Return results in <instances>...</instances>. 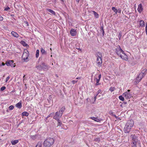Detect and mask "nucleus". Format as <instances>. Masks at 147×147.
Here are the masks:
<instances>
[{
  "label": "nucleus",
  "mask_w": 147,
  "mask_h": 147,
  "mask_svg": "<svg viewBox=\"0 0 147 147\" xmlns=\"http://www.w3.org/2000/svg\"><path fill=\"white\" fill-rule=\"evenodd\" d=\"M115 51L117 55L123 60L125 61L128 60L127 55L124 53V52L122 50L120 46L116 48Z\"/></svg>",
  "instance_id": "obj_1"
},
{
  "label": "nucleus",
  "mask_w": 147,
  "mask_h": 147,
  "mask_svg": "<svg viewBox=\"0 0 147 147\" xmlns=\"http://www.w3.org/2000/svg\"><path fill=\"white\" fill-rule=\"evenodd\" d=\"M131 137L132 139L131 146L132 147H140L141 143L140 141L138 140L137 137L134 135H131Z\"/></svg>",
  "instance_id": "obj_2"
},
{
  "label": "nucleus",
  "mask_w": 147,
  "mask_h": 147,
  "mask_svg": "<svg viewBox=\"0 0 147 147\" xmlns=\"http://www.w3.org/2000/svg\"><path fill=\"white\" fill-rule=\"evenodd\" d=\"M134 124V122L133 120H130L127 121L125 126V127L123 131L125 133H128L130 131L132 127Z\"/></svg>",
  "instance_id": "obj_3"
},
{
  "label": "nucleus",
  "mask_w": 147,
  "mask_h": 147,
  "mask_svg": "<svg viewBox=\"0 0 147 147\" xmlns=\"http://www.w3.org/2000/svg\"><path fill=\"white\" fill-rule=\"evenodd\" d=\"M54 140L51 138H47L43 143V146L45 147H51L54 144Z\"/></svg>",
  "instance_id": "obj_4"
},
{
  "label": "nucleus",
  "mask_w": 147,
  "mask_h": 147,
  "mask_svg": "<svg viewBox=\"0 0 147 147\" xmlns=\"http://www.w3.org/2000/svg\"><path fill=\"white\" fill-rule=\"evenodd\" d=\"M96 56L97 57L96 63L98 66L100 67L102 63V55L100 52H98L96 54Z\"/></svg>",
  "instance_id": "obj_5"
},
{
  "label": "nucleus",
  "mask_w": 147,
  "mask_h": 147,
  "mask_svg": "<svg viewBox=\"0 0 147 147\" xmlns=\"http://www.w3.org/2000/svg\"><path fill=\"white\" fill-rule=\"evenodd\" d=\"M36 67L39 70H43L46 71L48 69V66L45 65L44 63H43L41 65H40L36 66Z\"/></svg>",
  "instance_id": "obj_6"
},
{
  "label": "nucleus",
  "mask_w": 147,
  "mask_h": 147,
  "mask_svg": "<svg viewBox=\"0 0 147 147\" xmlns=\"http://www.w3.org/2000/svg\"><path fill=\"white\" fill-rule=\"evenodd\" d=\"M29 55V53L28 51L26 49H24V52L22 58L25 61H27L28 60V57Z\"/></svg>",
  "instance_id": "obj_7"
},
{
  "label": "nucleus",
  "mask_w": 147,
  "mask_h": 147,
  "mask_svg": "<svg viewBox=\"0 0 147 147\" xmlns=\"http://www.w3.org/2000/svg\"><path fill=\"white\" fill-rule=\"evenodd\" d=\"M101 78V75L100 74L98 75L97 74H96L94 77V81H96V83L95 84L96 86H98L100 84L99 83V81Z\"/></svg>",
  "instance_id": "obj_8"
},
{
  "label": "nucleus",
  "mask_w": 147,
  "mask_h": 147,
  "mask_svg": "<svg viewBox=\"0 0 147 147\" xmlns=\"http://www.w3.org/2000/svg\"><path fill=\"white\" fill-rule=\"evenodd\" d=\"M144 76L141 73H140L136 77L135 81L134 82V84L136 85L138 84Z\"/></svg>",
  "instance_id": "obj_9"
},
{
  "label": "nucleus",
  "mask_w": 147,
  "mask_h": 147,
  "mask_svg": "<svg viewBox=\"0 0 147 147\" xmlns=\"http://www.w3.org/2000/svg\"><path fill=\"white\" fill-rule=\"evenodd\" d=\"M130 91V90H128L127 91L123 93V95L125 97V98L130 99L132 97L131 94L129 93Z\"/></svg>",
  "instance_id": "obj_10"
},
{
  "label": "nucleus",
  "mask_w": 147,
  "mask_h": 147,
  "mask_svg": "<svg viewBox=\"0 0 147 147\" xmlns=\"http://www.w3.org/2000/svg\"><path fill=\"white\" fill-rule=\"evenodd\" d=\"M14 61L13 60H9L7 61L5 64L8 66H11L12 67H14L15 66V64L13 63Z\"/></svg>",
  "instance_id": "obj_11"
},
{
  "label": "nucleus",
  "mask_w": 147,
  "mask_h": 147,
  "mask_svg": "<svg viewBox=\"0 0 147 147\" xmlns=\"http://www.w3.org/2000/svg\"><path fill=\"white\" fill-rule=\"evenodd\" d=\"M137 10L140 13H141L143 10V7L141 3L138 5Z\"/></svg>",
  "instance_id": "obj_12"
},
{
  "label": "nucleus",
  "mask_w": 147,
  "mask_h": 147,
  "mask_svg": "<svg viewBox=\"0 0 147 147\" xmlns=\"http://www.w3.org/2000/svg\"><path fill=\"white\" fill-rule=\"evenodd\" d=\"M70 33L72 36H74L76 35L77 32L75 30L72 28L71 30Z\"/></svg>",
  "instance_id": "obj_13"
},
{
  "label": "nucleus",
  "mask_w": 147,
  "mask_h": 147,
  "mask_svg": "<svg viewBox=\"0 0 147 147\" xmlns=\"http://www.w3.org/2000/svg\"><path fill=\"white\" fill-rule=\"evenodd\" d=\"M11 34L15 37L18 38L19 37V34L16 32L12 31L11 32Z\"/></svg>",
  "instance_id": "obj_14"
},
{
  "label": "nucleus",
  "mask_w": 147,
  "mask_h": 147,
  "mask_svg": "<svg viewBox=\"0 0 147 147\" xmlns=\"http://www.w3.org/2000/svg\"><path fill=\"white\" fill-rule=\"evenodd\" d=\"M90 118L97 122H99L100 121V119H99L97 117H91Z\"/></svg>",
  "instance_id": "obj_15"
},
{
  "label": "nucleus",
  "mask_w": 147,
  "mask_h": 147,
  "mask_svg": "<svg viewBox=\"0 0 147 147\" xmlns=\"http://www.w3.org/2000/svg\"><path fill=\"white\" fill-rule=\"evenodd\" d=\"M19 142L18 140H13L11 141V142L13 145H15Z\"/></svg>",
  "instance_id": "obj_16"
},
{
  "label": "nucleus",
  "mask_w": 147,
  "mask_h": 147,
  "mask_svg": "<svg viewBox=\"0 0 147 147\" xmlns=\"http://www.w3.org/2000/svg\"><path fill=\"white\" fill-rule=\"evenodd\" d=\"M140 73L145 76L147 74V69H144Z\"/></svg>",
  "instance_id": "obj_17"
},
{
  "label": "nucleus",
  "mask_w": 147,
  "mask_h": 147,
  "mask_svg": "<svg viewBox=\"0 0 147 147\" xmlns=\"http://www.w3.org/2000/svg\"><path fill=\"white\" fill-rule=\"evenodd\" d=\"M16 106L17 107L20 109L22 107L21 102H19L16 105Z\"/></svg>",
  "instance_id": "obj_18"
},
{
  "label": "nucleus",
  "mask_w": 147,
  "mask_h": 147,
  "mask_svg": "<svg viewBox=\"0 0 147 147\" xmlns=\"http://www.w3.org/2000/svg\"><path fill=\"white\" fill-rule=\"evenodd\" d=\"M92 12L94 13V16L96 18H99V14L98 13L94 11H92Z\"/></svg>",
  "instance_id": "obj_19"
},
{
  "label": "nucleus",
  "mask_w": 147,
  "mask_h": 147,
  "mask_svg": "<svg viewBox=\"0 0 147 147\" xmlns=\"http://www.w3.org/2000/svg\"><path fill=\"white\" fill-rule=\"evenodd\" d=\"M47 10L50 13H51L52 14L54 15H55V12L53 11V10L50 9H47Z\"/></svg>",
  "instance_id": "obj_20"
},
{
  "label": "nucleus",
  "mask_w": 147,
  "mask_h": 147,
  "mask_svg": "<svg viewBox=\"0 0 147 147\" xmlns=\"http://www.w3.org/2000/svg\"><path fill=\"white\" fill-rule=\"evenodd\" d=\"M140 25L141 27H143L145 26V23L143 20H141L140 22Z\"/></svg>",
  "instance_id": "obj_21"
},
{
  "label": "nucleus",
  "mask_w": 147,
  "mask_h": 147,
  "mask_svg": "<svg viewBox=\"0 0 147 147\" xmlns=\"http://www.w3.org/2000/svg\"><path fill=\"white\" fill-rule=\"evenodd\" d=\"M22 115L23 116H28L29 115V114L27 112L24 111L22 113Z\"/></svg>",
  "instance_id": "obj_22"
},
{
  "label": "nucleus",
  "mask_w": 147,
  "mask_h": 147,
  "mask_svg": "<svg viewBox=\"0 0 147 147\" xmlns=\"http://www.w3.org/2000/svg\"><path fill=\"white\" fill-rule=\"evenodd\" d=\"M62 115V113H59V112H57L55 113V115L58 116V117H61Z\"/></svg>",
  "instance_id": "obj_23"
},
{
  "label": "nucleus",
  "mask_w": 147,
  "mask_h": 147,
  "mask_svg": "<svg viewBox=\"0 0 147 147\" xmlns=\"http://www.w3.org/2000/svg\"><path fill=\"white\" fill-rule=\"evenodd\" d=\"M65 109V108L64 107H62L59 111V113H63V112L64 111Z\"/></svg>",
  "instance_id": "obj_24"
},
{
  "label": "nucleus",
  "mask_w": 147,
  "mask_h": 147,
  "mask_svg": "<svg viewBox=\"0 0 147 147\" xmlns=\"http://www.w3.org/2000/svg\"><path fill=\"white\" fill-rule=\"evenodd\" d=\"M112 10L115 12V14H117L118 12V10L116 9L115 7H112Z\"/></svg>",
  "instance_id": "obj_25"
},
{
  "label": "nucleus",
  "mask_w": 147,
  "mask_h": 147,
  "mask_svg": "<svg viewBox=\"0 0 147 147\" xmlns=\"http://www.w3.org/2000/svg\"><path fill=\"white\" fill-rule=\"evenodd\" d=\"M21 43L22 44L24 47H26L28 45L24 41H21Z\"/></svg>",
  "instance_id": "obj_26"
},
{
  "label": "nucleus",
  "mask_w": 147,
  "mask_h": 147,
  "mask_svg": "<svg viewBox=\"0 0 147 147\" xmlns=\"http://www.w3.org/2000/svg\"><path fill=\"white\" fill-rule=\"evenodd\" d=\"M40 52L42 54L46 53V52L43 48H41Z\"/></svg>",
  "instance_id": "obj_27"
},
{
  "label": "nucleus",
  "mask_w": 147,
  "mask_h": 147,
  "mask_svg": "<svg viewBox=\"0 0 147 147\" xmlns=\"http://www.w3.org/2000/svg\"><path fill=\"white\" fill-rule=\"evenodd\" d=\"M119 98L120 100L122 101H123L124 100V98L122 95L119 96Z\"/></svg>",
  "instance_id": "obj_28"
},
{
  "label": "nucleus",
  "mask_w": 147,
  "mask_h": 147,
  "mask_svg": "<svg viewBox=\"0 0 147 147\" xmlns=\"http://www.w3.org/2000/svg\"><path fill=\"white\" fill-rule=\"evenodd\" d=\"M39 50L38 49L36 51V56L37 58L39 57Z\"/></svg>",
  "instance_id": "obj_29"
},
{
  "label": "nucleus",
  "mask_w": 147,
  "mask_h": 147,
  "mask_svg": "<svg viewBox=\"0 0 147 147\" xmlns=\"http://www.w3.org/2000/svg\"><path fill=\"white\" fill-rule=\"evenodd\" d=\"M54 113H50L49 115H48L46 117V119H47V118H49L50 117H52L54 115Z\"/></svg>",
  "instance_id": "obj_30"
},
{
  "label": "nucleus",
  "mask_w": 147,
  "mask_h": 147,
  "mask_svg": "<svg viewBox=\"0 0 147 147\" xmlns=\"http://www.w3.org/2000/svg\"><path fill=\"white\" fill-rule=\"evenodd\" d=\"M115 90V87H111L109 88V90L111 92H112L114 91V90Z\"/></svg>",
  "instance_id": "obj_31"
},
{
  "label": "nucleus",
  "mask_w": 147,
  "mask_h": 147,
  "mask_svg": "<svg viewBox=\"0 0 147 147\" xmlns=\"http://www.w3.org/2000/svg\"><path fill=\"white\" fill-rule=\"evenodd\" d=\"M42 144L40 142H38L36 146V147H41Z\"/></svg>",
  "instance_id": "obj_32"
},
{
  "label": "nucleus",
  "mask_w": 147,
  "mask_h": 147,
  "mask_svg": "<svg viewBox=\"0 0 147 147\" xmlns=\"http://www.w3.org/2000/svg\"><path fill=\"white\" fill-rule=\"evenodd\" d=\"M60 117H58L57 115H55L53 117V118L57 120L59 119V118Z\"/></svg>",
  "instance_id": "obj_33"
},
{
  "label": "nucleus",
  "mask_w": 147,
  "mask_h": 147,
  "mask_svg": "<svg viewBox=\"0 0 147 147\" xmlns=\"http://www.w3.org/2000/svg\"><path fill=\"white\" fill-rule=\"evenodd\" d=\"M57 121L58 123V126H60L62 124L61 122V121H60V120L59 119V120H57Z\"/></svg>",
  "instance_id": "obj_34"
},
{
  "label": "nucleus",
  "mask_w": 147,
  "mask_h": 147,
  "mask_svg": "<svg viewBox=\"0 0 147 147\" xmlns=\"http://www.w3.org/2000/svg\"><path fill=\"white\" fill-rule=\"evenodd\" d=\"M14 107L13 105H11L9 107V109L10 110H12L14 109Z\"/></svg>",
  "instance_id": "obj_35"
},
{
  "label": "nucleus",
  "mask_w": 147,
  "mask_h": 147,
  "mask_svg": "<svg viewBox=\"0 0 147 147\" xmlns=\"http://www.w3.org/2000/svg\"><path fill=\"white\" fill-rule=\"evenodd\" d=\"M121 34H122L121 32H119V35L118 36V37L119 39L121 38V36H122Z\"/></svg>",
  "instance_id": "obj_36"
},
{
  "label": "nucleus",
  "mask_w": 147,
  "mask_h": 147,
  "mask_svg": "<svg viewBox=\"0 0 147 147\" xmlns=\"http://www.w3.org/2000/svg\"><path fill=\"white\" fill-rule=\"evenodd\" d=\"M102 92H101V90L100 89H99L98 90L97 92V94H96V96H97L98 94L99 93H100V94H101Z\"/></svg>",
  "instance_id": "obj_37"
},
{
  "label": "nucleus",
  "mask_w": 147,
  "mask_h": 147,
  "mask_svg": "<svg viewBox=\"0 0 147 147\" xmlns=\"http://www.w3.org/2000/svg\"><path fill=\"white\" fill-rule=\"evenodd\" d=\"M10 9V8L8 6L5 8L4 11H7L8 10H9Z\"/></svg>",
  "instance_id": "obj_38"
},
{
  "label": "nucleus",
  "mask_w": 147,
  "mask_h": 147,
  "mask_svg": "<svg viewBox=\"0 0 147 147\" xmlns=\"http://www.w3.org/2000/svg\"><path fill=\"white\" fill-rule=\"evenodd\" d=\"M5 89L6 87L5 86H3L0 89L1 91H3L5 90Z\"/></svg>",
  "instance_id": "obj_39"
},
{
  "label": "nucleus",
  "mask_w": 147,
  "mask_h": 147,
  "mask_svg": "<svg viewBox=\"0 0 147 147\" xmlns=\"http://www.w3.org/2000/svg\"><path fill=\"white\" fill-rule=\"evenodd\" d=\"M77 82H78V80H72L71 82L73 84H75Z\"/></svg>",
  "instance_id": "obj_40"
},
{
  "label": "nucleus",
  "mask_w": 147,
  "mask_h": 147,
  "mask_svg": "<svg viewBox=\"0 0 147 147\" xmlns=\"http://www.w3.org/2000/svg\"><path fill=\"white\" fill-rule=\"evenodd\" d=\"M10 78V77L8 76L7 78H6V81H5V82H7V81H8V80Z\"/></svg>",
  "instance_id": "obj_41"
},
{
  "label": "nucleus",
  "mask_w": 147,
  "mask_h": 147,
  "mask_svg": "<svg viewBox=\"0 0 147 147\" xmlns=\"http://www.w3.org/2000/svg\"><path fill=\"white\" fill-rule=\"evenodd\" d=\"M3 20V18L0 16V21H2Z\"/></svg>",
  "instance_id": "obj_42"
},
{
  "label": "nucleus",
  "mask_w": 147,
  "mask_h": 147,
  "mask_svg": "<svg viewBox=\"0 0 147 147\" xmlns=\"http://www.w3.org/2000/svg\"><path fill=\"white\" fill-rule=\"evenodd\" d=\"M118 13H120L121 12V9H118Z\"/></svg>",
  "instance_id": "obj_43"
},
{
  "label": "nucleus",
  "mask_w": 147,
  "mask_h": 147,
  "mask_svg": "<svg viewBox=\"0 0 147 147\" xmlns=\"http://www.w3.org/2000/svg\"><path fill=\"white\" fill-rule=\"evenodd\" d=\"M145 30H146V35H147V26L146 25L145 28Z\"/></svg>",
  "instance_id": "obj_44"
},
{
  "label": "nucleus",
  "mask_w": 147,
  "mask_h": 147,
  "mask_svg": "<svg viewBox=\"0 0 147 147\" xmlns=\"http://www.w3.org/2000/svg\"><path fill=\"white\" fill-rule=\"evenodd\" d=\"M81 78V77H78L76 79H80Z\"/></svg>",
  "instance_id": "obj_45"
},
{
  "label": "nucleus",
  "mask_w": 147,
  "mask_h": 147,
  "mask_svg": "<svg viewBox=\"0 0 147 147\" xmlns=\"http://www.w3.org/2000/svg\"><path fill=\"white\" fill-rule=\"evenodd\" d=\"M80 0H76V2H77L78 3L80 1Z\"/></svg>",
  "instance_id": "obj_46"
},
{
  "label": "nucleus",
  "mask_w": 147,
  "mask_h": 147,
  "mask_svg": "<svg viewBox=\"0 0 147 147\" xmlns=\"http://www.w3.org/2000/svg\"><path fill=\"white\" fill-rule=\"evenodd\" d=\"M5 65V64L3 62H2V63L1 65L4 66ZM0 66H1V65Z\"/></svg>",
  "instance_id": "obj_47"
},
{
  "label": "nucleus",
  "mask_w": 147,
  "mask_h": 147,
  "mask_svg": "<svg viewBox=\"0 0 147 147\" xmlns=\"http://www.w3.org/2000/svg\"><path fill=\"white\" fill-rule=\"evenodd\" d=\"M97 96H96H96H94V99H95V100H96V99Z\"/></svg>",
  "instance_id": "obj_48"
},
{
  "label": "nucleus",
  "mask_w": 147,
  "mask_h": 147,
  "mask_svg": "<svg viewBox=\"0 0 147 147\" xmlns=\"http://www.w3.org/2000/svg\"><path fill=\"white\" fill-rule=\"evenodd\" d=\"M25 22L27 24V26H28V24L27 22L25 21Z\"/></svg>",
  "instance_id": "obj_49"
},
{
  "label": "nucleus",
  "mask_w": 147,
  "mask_h": 147,
  "mask_svg": "<svg viewBox=\"0 0 147 147\" xmlns=\"http://www.w3.org/2000/svg\"><path fill=\"white\" fill-rule=\"evenodd\" d=\"M123 103H124L125 105H126L127 104V102H123Z\"/></svg>",
  "instance_id": "obj_50"
},
{
  "label": "nucleus",
  "mask_w": 147,
  "mask_h": 147,
  "mask_svg": "<svg viewBox=\"0 0 147 147\" xmlns=\"http://www.w3.org/2000/svg\"><path fill=\"white\" fill-rule=\"evenodd\" d=\"M25 76V75H24L23 77V78H24V77ZM24 80V79H23V80Z\"/></svg>",
  "instance_id": "obj_51"
},
{
  "label": "nucleus",
  "mask_w": 147,
  "mask_h": 147,
  "mask_svg": "<svg viewBox=\"0 0 147 147\" xmlns=\"http://www.w3.org/2000/svg\"><path fill=\"white\" fill-rule=\"evenodd\" d=\"M102 30H103V33L104 34V31L103 29H102Z\"/></svg>",
  "instance_id": "obj_52"
},
{
  "label": "nucleus",
  "mask_w": 147,
  "mask_h": 147,
  "mask_svg": "<svg viewBox=\"0 0 147 147\" xmlns=\"http://www.w3.org/2000/svg\"><path fill=\"white\" fill-rule=\"evenodd\" d=\"M120 106H121V107H123L122 104L121 105H120Z\"/></svg>",
  "instance_id": "obj_53"
},
{
  "label": "nucleus",
  "mask_w": 147,
  "mask_h": 147,
  "mask_svg": "<svg viewBox=\"0 0 147 147\" xmlns=\"http://www.w3.org/2000/svg\"><path fill=\"white\" fill-rule=\"evenodd\" d=\"M145 85L146 86H147V82H146V84Z\"/></svg>",
  "instance_id": "obj_54"
},
{
  "label": "nucleus",
  "mask_w": 147,
  "mask_h": 147,
  "mask_svg": "<svg viewBox=\"0 0 147 147\" xmlns=\"http://www.w3.org/2000/svg\"><path fill=\"white\" fill-rule=\"evenodd\" d=\"M63 2V0H61Z\"/></svg>",
  "instance_id": "obj_55"
},
{
  "label": "nucleus",
  "mask_w": 147,
  "mask_h": 147,
  "mask_svg": "<svg viewBox=\"0 0 147 147\" xmlns=\"http://www.w3.org/2000/svg\"><path fill=\"white\" fill-rule=\"evenodd\" d=\"M115 117H116V116L115 115Z\"/></svg>",
  "instance_id": "obj_56"
},
{
  "label": "nucleus",
  "mask_w": 147,
  "mask_h": 147,
  "mask_svg": "<svg viewBox=\"0 0 147 147\" xmlns=\"http://www.w3.org/2000/svg\"><path fill=\"white\" fill-rule=\"evenodd\" d=\"M80 50H81V49H80V48H79V50H80Z\"/></svg>",
  "instance_id": "obj_57"
},
{
  "label": "nucleus",
  "mask_w": 147,
  "mask_h": 147,
  "mask_svg": "<svg viewBox=\"0 0 147 147\" xmlns=\"http://www.w3.org/2000/svg\"><path fill=\"white\" fill-rule=\"evenodd\" d=\"M113 113V112H112V113H111V114Z\"/></svg>",
  "instance_id": "obj_58"
},
{
  "label": "nucleus",
  "mask_w": 147,
  "mask_h": 147,
  "mask_svg": "<svg viewBox=\"0 0 147 147\" xmlns=\"http://www.w3.org/2000/svg\"><path fill=\"white\" fill-rule=\"evenodd\" d=\"M50 49H51V48Z\"/></svg>",
  "instance_id": "obj_59"
},
{
  "label": "nucleus",
  "mask_w": 147,
  "mask_h": 147,
  "mask_svg": "<svg viewBox=\"0 0 147 147\" xmlns=\"http://www.w3.org/2000/svg\"><path fill=\"white\" fill-rule=\"evenodd\" d=\"M1 71V70H0V72Z\"/></svg>",
  "instance_id": "obj_60"
}]
</instances>
